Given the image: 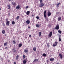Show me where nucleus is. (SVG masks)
I'll return each mask as SVG.
<instances>
[{
	"instance_id": "1",
	"label": "nucleus",
	"mask_w": 64,
	"mask_h": 64,
	"mask_svg": "<svg viewBox=\"0 0 64 64\" xmlns=\"http://www.w3.org/2000/svg\"><path fill=\"white\" fill-rule=\"evenodd\" d=\"M59 29V26L58 24H57L56 26L55 27V28L54 29H56V30H58Z\"/></svg>"
},
{
	"instance_id": "2",
	"label": "nucleus",
	"mask_w": 64,
	"mask_h": 64,
	"mask_svg": "<svg viewBox=\"0 0 64 64\" xmlns=\"http://www.w3.org/2000/svg\"><path fill=\"white\" fill-rule=\"evenodd\" d=\"M44 6V4H43V3H41L40 4L39 7H42Z\"/></svg>"
},
{
	"instance_id": "3",
	"label": "nucleus",
	"mask_w": 64,
	"mask_h": 64,
	"mask_svg": "<svg viewBox=\"0 0 64 64\" xmlns=\"http://www.w3.org/2000/svg\"><path fill=\"white\" fill-rule=\"evenodd\" d=\"M46 10H45L44 12V16L45 18H46Z\"/></svg>"
},
{
	"instance_id": "4",
	"label": "nucleus",
	"mask_w": 64,
	"mask_h": 64,
	"mask_svg": "<svg viewBox=\"0 0 64 64\" xmlns=\"http://www.w3.org/2000/svg\"><path fill=\"white\" fill-rule=\"evenodd\" d=\"M52 32H50L49 34L48 35V36L50 37L52 36Z\"/></svg>"
},
{
	"instance_id": "5",
	"label": "nucleus",
	"mask_w": 64,
	"mask_h": 64,
	"mask_svg": "<svg viewBox=\"0 0 64 64\" xmlns=\"http://www.w3.org/2000/svg\"><path fill=\"white\" fill-rule=\"evenodd\" d=\"M51 15V13L50 12H48V17H49V16H50Z\"/></svg>"
},
{
	"instance_id": "6",
	"label": "nucleus",
	"mask_w": 64,
	"mask_h": 64,
	"mask_svg": "<svg viewBox=\"0 0 64 64\" xmlns=\"http://www.w3.org/2000/svg\"><path fill=\"white\" fill-rule=\"evenodd\" d=\"M10 24V22L9 21H8L6 22V25L8 26H9Z\"/></svg>"
},
{
	"instance_id": "7",
	"label": "nucleus",
	"mask_w": 64,
	"mask_h": 64,
	"mask_svg": "<svg viewBox=\"0 0 64 64\" xmlns=\"http://www.w3.org/2000/svg\"><path fill=\"white\" fill-rule=\"evenodd\" d=\"M38 60H39L38 59H35L34 60L33 62H37Z\"/></svg>"
},
{
	"instance_id": "8",
	"label": "nucleus",
	"mask_w": 64,
	"mask_h": 64,
	"mask_svg": "<svg viewBox=\"0 0 64 64\" xmlns=\"http://www.w3.org/2000/svg\"><path fill=\"white\" fill-rule=\"evenodd\" d=\"M59 56H60V58L61 59H62V58H63V56H62V54H60V53L59 54Z\"/></svg>"
},
{
	"instance_id": "9",
	"label": "nucleus",
	"mask_w": 64,
	"mask_h": 64,
	"mask_svg": "<svg viewBox=\"0 0 64 64\" xmlns=\"http://www.w3.org/2000/svg\"><path fill=\"white\" fill-rule=\"evenodd\" d=\"M16 9H20V6L18 5L16 7Z\"/></svg>"
},
{
	"instance_id": "10",
	"label": "nucleus",
	"mask_w": 64,
	"mask_h": 64,
	"mask_svg": "<svg viewBox=\"0 0 64 64\" xmlns=\"http://www.w3.org/2000/svg\"><path fill=\"white\" fill-rule=\"evenodd\" d=\"M7 6L8 7V9H10V4H8V5Z\"/></svg>"
},
{
	"instance_id": "11",
	"label": "nucleus",
	"mask_w": 64,
	"mask_h": 64,
	"mask_svg": "<svg viewBox=\"0 0 64 64\" xmlns=\"http://www.w3.org/2000/svg\"><path fill=\"white\" fill-rule=\"evenodd\" d=\"M28 50H24V52H25V53H27V52H28Z\"/></svg>"
},
{
	"instance_id": "12",
	"label": "nucleus",
	"mask_w": 64,
	"mask_h": 64,
	"mask_svg": "<svg viewBox=\"0 0 64 64\" xmlns=\"http://www.w3.org/2000/svg\"><path fill=\"white\" fill-rule=\"evenodd\" d=\"M30 14V11H28L26 12V15H28L29 14Z\"/></svg>"
},
{
	"instance_id": "13",
	"label": "nucleus",
	"mask_w": 64,
	"mask_h": 64,
	"mask_svg": "<svg viewBox=\"0 0 64 64\" xmlns=\"http://www.w3.org/2000/svg\"><path fill=\"white\" fill-rule=\"evenodd\" d=\"M8 44V42H6L4 43V46H6V45H7V44Z\"/></svg>"
},
{
	"instance_id": "14",
	"label": "nucleus",
	"mask_w": 64,
	"mask_h": 64,
	"mask_svg": "<svg viewBox=\"0 0 64 64\" xmlns=\"http://www.w3.org/2000/svg\"><path fill=\"white\" fill-rule=\"evenodd\" d=\"M26 23L27 24H29L30 23V21L29 20H27L26 21Z\"/></svg>"
},
{
	"instance_id": "15",
	"label": "nucleus",
	"mask_w": 64,
	"mask_h": 64,
	"mask_svg": "<svg viewBox=\"0 0 64 64\" xmlns=\"http://www.w3.org/2000/svg\"><path fill=\"white\" fill-rule=\"evenodd\" d=\"M19 57V56L18 55L16 56V60H18V57Z\"/></svg>"
},
{
	"instance_id": "16",
	"label": "nucleus",
	"mask_w": 64,
	"mask_h": 64,
	"mask_svg": "<svg viewBox=\"0 0 64 64\" xmlns=\"http://www.w3.org/2000/svg\"><path fill=\"white\" fill-rule=\"evenodd\" d=\"M33 50H34V51H36V48L35 47H34L33 48Z\"/></svg>"
},
{
	"instance_id": "17",
	"label": "nucleus",
	"mask_w": 64,
	"mask_h": 64,
	"mask_svg": "<svg viewBox=\"0 0 64 64\" xmlns=\"http://www.w3.org/2000/svg\"><path fill=\"white\" fill-rule=\"evenodd\" d=\"M23 62L24 64H26V62H27V61L26 60H24Z\"/></svg>"
},
{
	"instance_id": "18",
	"label": "nucleus",
	"mask_w": 64,
	"mask_h": 64,
	"mask_svg": "<svg viewBox=\"0 0 64 64\" xmlns=\"http://www.w3.org/2000/svg\"><path fill=\"white\" fill-rule=\"evenodd\" d=\"M2 34H5V32L4 30H3L2 31Z\"/></svg>"
},
{
	"instance_id": "19",
	"label": "nucleus",
	"mask_w": 64,
	"mask_h": 64,
	"mask_svg": "<svg viewBox=\"0 0 64 64\" xmlns=\"http://www.w3.org/2000/svg\"><path fill=\"white\" fill-rule=\"evenodd\" d=\"M42 56H43L44 57L46 56H47V55L46 54H42Z\"/></svg>"
},
{
	"instance_id": "20",
	"label": "nucleus",
	"mask_w": 64,
	"mask_h": 64,
	"mask_svg": "<svg viewBox=\"0 0 64 64\" xmlns=\"http://www.w3.org/2000/svg\"><path fill=\"white\" fill-rule=\"evenodd\" d=\"M21 46H22V44H19L18 45V46L19 47H21Z\"/></svg>"
},
{
	"instance_id": "21",
	"label": "nucleus",
	"mask_w": 64,
	"mask_h": 64,
	"mask_svg": "<svg viewBox=\"0 0 64 64\" xmlns=\"http://www.w3.org/2000/svg\"><path fill=\"white\" fill-rule=\"evenodd\" d=\"M54 59L53 58H52L50 59V61H52L54 60Z\"/></svg>"
},
{
	"instance_id": "22",
	"label": "nucleus",
	"mask_w": 64,
	"mask_h": 64,
	"mask_svg": "<svg viewBox=\"0 0 64 64\" xmlns=\"http://www.w3.org/2000/svg\"><path fill=\"white\" fill-rule=\"evenodd\" d=\"M41 35V32H40L39 33V36H40Z\"/></svg>"
},
{
	"instance_id": "23",
	"label": "nucleus",
	"mask_w": 64,
	"mask_h": 64,
	"mask_svg": "<svg viewBox=\"0 0 64 64\" xmlns=\"http://www.w3.org/2000/svg\"><path fill=\"white\" fill-rule=\"evenodd\" d=\"M12 51L13 52H16V50H15V49H14L12 50Z\"/></svg>"
},
{
	"instance_id": "24",
	"label": "nucleus",
	"mask_w": 64,
	"mask_h": 64,
	"mask_svg": "<svg viewBox=\"0 0 64 64\" xmlns=\"http://www.w3.org/2000/svg\"><path fill=\"white\" fill-rule=\"evenodd\" d=\"M12 43L13 44H16V42H15V40H13L12 41Z\"/></svg>"
},
{
	"instance_id": "25",
	"label": "nucleus",
	"mask_w": 64,
	"mask_h": 64,
	"mask_svg": "<svg viewBox=\"0 0 64 64\" xmlns=\"http://www.w3.org/2000/svg\"><path fill=\"white\" fill-rule=\"evenodd\" d=\"M61 17L58 18V21H60V20H61Z\"/></svg>"
},
{
	"instance_id": "26",
	"label": "nucleus",
	"mask_w": 64,
	"mask_h": 64,
	"mask_svg": "<svg viewBox=\"0 0 64 64\" xmlns=\"http://www.w3.org/2000/svg\"><path fill=\"white\" fill-rule=\"evenodd\" d=\"M58 32L60 34H61V32L60 30H58Z\"/></svg>"
},
{
	"instance_id": "27",
	"label": "nucleus",
	"mask_w": 64,
	"mask_h": 64,
	"mask_svg": "<svg viewBox=\"0 0 64 64\" xmlns=\"http://www.w3.org/2000/svg\"><path fill=\"white\" fill-rule=\"evenodd\" d=\"M12 24L13 25L15 24V22L14 21H13L12 22Z\"/></svg>"
},
{
	"instance_id": "28",
	"label": "nucleus",
	"mask_w": 64,
	"mask_h": 64,
	"mask_svg": "<svg viewBox=\"0 0 64 64\" xmlns=\"http://www.w3.org/2000/svg\"><path fill=\"white\" fill-rule=\"evenodd\" d=\"M16 4V3H15V2H12V5H14Z\"/></svg>"
},
{
	"instance_id": "29",
	"label": "nucleus",
	"mask_w": 64,
	"mask_h": 64,
	"mask_svg": "<svg viewBox=\"0 0 64 64\" xmlns=\"http://www.w3.org/2000/svg\"><path fill=\"white\" fill-rule=\"evenodd\" d=\"M26 58V56L25 55L23 56V59H25Z\"/></svg>"
},
{
	"instance_id": "30",
	"label": "nucleus",
	"mask_w": 64,
	"mask_h": 64,
	"mask_svg": "<svg viewBox=\"0 0 64 64\" xmlns=\"http://www.w3.org/2000/svg\"><path fill=\"white\" fill-rule=\"evenodd\" d=\"M59 4H60V3H58V4L56 5L57 7H59Z\"/></svg>"
},
{
	"instance_id": "31",
	"label": "nucleus",
	"mask_w": 64,
	"mask_h": 64,
	"mask_svg": "<svg viewBox=\"0 0 64 64\" xmlns=\"http://www.w3.org/2000/svg\"><path fill=\"white\" fill-rule=\"evenodd\" d=\"M62 40L61 39V38H59V41H61Z\"/></svg>"
},
{
	"instance_id": "32",
	"label": "nucleus",
	"mask_w": 64,
	"mask_h": 64,
	"mask_svg": "<svg viewBox=\"0 0 64 64\" xmlns=\"http://www.w3.org/2000/svg\"><path fill=\"white\" fill-rule=\"evenodd\" d=\"M42 1H43V0H40V3H41L42 2Z\"/></svg>"
},
{
	"instance_id": "33",
	"label": "nucleus",
	"mask_w": 64,
	"mask_h": 64,
	"mask_svg": "<svg viewBox=\"0 0 64 64\" xmlns=\"http://www.w3.org/2000/svg\"><path fill=\"white\" fill-rule=\"evenodd\" d=\"M36 18L37 19H39V18L38 16H37L36 17Z\"/></svg>"
},
{
	"instance_id": "34",
	"label": "nucleus",
	"mask_w": 64,
	"mask_h": 64,
	"mask_svg": "<svg viewBox=\"0 0 64 64\" xmlns=\"http://www.w3.org/2000/svg\"><path fill=\"white\" fill-rule=\"evenodd\" d=\"M52 46L53 47H55L56 46V45L54 44H53Z\"/></svg>"
},
{
	"instance_id": "35",
	"label": "nucleus",
	"mask_w": 64,
	"mask_h": 64,
	"mask_svg": "<svg viewBox=\"0 0 64 64\" xmlns=\"http://www.w3.org/2000/svg\"><path fill=\"white\" fill-rule=\"evenodd\" d=\"M19 18V16H18L16 18V19H18Z\"/></svg>"
},
{
	"instance_id": "36",
	"label": "nucleus",
	"mask_w": 64,
	"mask_h": 64,
	"mask_svg": "<svg viewBox=\"0 0 64 64\" xmlns=\"http://www.w3.org/2000/svg\"><path fill=\"white\" fill-rule=\"evenodd\" d=\"M39 25L38 24H36V27H39Z\"/></svg>"
},
{
	"instance_id": "37",
	"label": "nucleus",
	"mask_w": 64,
	"mask_h": 64,
	"mask_svg": "<svg viewBox=\"0 0 64 64\" xmlns=\"http://www.w3.org/2000/svg\"><path fill=\"white\" fill-rule=\"evenodd\" d=\"M55 44H56V45H57V44H58V42H55Z\"/></svg>"
},
{
	"instance_id": "38",
	"label": "nucleus",
	"mask_w": 64,
	"mask_h": 64,
	"mask_svg": "<svg viewBox=\"0 0 64 64\" xmlns=\"http://www.w3.org/2000/svg\"><path fill=\"white\" fill-rule=\"evenodd\" d=\"M28 8V6H27L26 7V9H27Z\"/></svg>"
},
{
	"instance_id": "39",
	"label": "nucleus",
	"mask_w": 64,
	"mask_h": 64,
	"mask_svg": "<svg viewBox=\"0 0 64 64\" xmlns=\"http://www.w3.org/2000/svg\"><path fill=\"white\" fill-rule=\"evenodd\" d=\"M7 61H8V62H10V60H7Z\"/></svg>"
},
{
	"instance_id": "40",
	"label": "nucleus",
	"mask_w": 64,
	"mask_h": 64,
	"mask_svg": "<svg viewBox=\"0 0 64 64\" xmlns=\"http://www.w3.org/2000/svg\"><path fill=\"white\" fill-rule=\"evenodd\" d=\"M59 38H60V37H61V36L59 35Z\"/></svg>"
},
{
	"instance_id": "41",
	"label": "nucleus",
	"mask_w": 64,
	"mask_h": 64,
	"mask_svg": "<svg viewBox=\"0 0 64 64\" xmlns=\"http://www.w3.org/2000/svg\"><path fill=\"white\" fill-rule=\"evenodd\" d=\"M5 48L6 49H7V47H5Z\"/></svg>"
},
{
	"instance_id": "42",
	"label": "nucleus",
	"mask_w": 64,
	"mask_h": 64,
	"mask_svg": "<svg viewBox=\"0 0 64 64\" xmlns=\"http://www.w3.org/2000/svg\"><path fill=\"white\" fill-rule=\"evenodd\" d=\"M3 25L4 26H5V24H3Z\"/></svg>"
},
{
	"instance_id": "43",
	"label": "nucleus",
	"mask_w": 64,
	"mask_h": 64,
	"mask_svg": "<svg viewBox=\"0 0 64 64\" xmlns=\"http://www.w3.org/2000/svg\"><path fill=\"white\" fill-rule=\"evenodd\" d=\"M28 29H30V27H28Z\"/></svg>"
},
{
	"instance_id": "44",
	"label": "nucleus",
	"mask_w": 64,
	"mask_h": 64,
	"mask_svg": "<svg viewBox=\"0 0 64 64\" xmlns=\"http://www.w3.org/2000/svg\"><path fill=\"white\" fill-rule=\"evenodd\" d=\"M8 15L9 16H10V13H9L8 14Z\"/></svg>"
},
{
	"instance_id": "45",
	"label": "nucleus",
	"mask_w": 64,
	"mask_h": 64,
	"mask_svg": "<svg viewBox=\"0 0 64 64\" xmlns=\"http://www.w3.org/2000/svg\"><path fill=\"white\" fill-rule=\"evenodd\" d=\"M30 37H31V35H30L29 36Z\"/></svg>"
},
{
	"instance_id": "46",
	"label": "nucleus",
	"mask_w": 64,
	"mask_h": 64,
	"mask_svg": "<svg viewBox=\"0 0 64 64\" xmlns=\"http://www.w3.org/2000/svg\"><path fill=\"white\" fill-rule=\"evenodd\" d=\"M32 17H33L34 16V14H32Z\"/></svg>"
},
{
	"instance_id": "47",
	"label": "nucleus",
	"mask_w": 64,
	"mask_h": 64,
	"mask_svg": "<svg viewBox=\"0 0 64 64\" xmlns=\"http://www.w3.org/2000/svg\"><path fill=\"white\" fill-rule=\"evenodd\" d=\"M8 20V19L6 18V21H7Z\"/></svg>"
},
{
	"instance_id": "48",
	"label": "nucleus",
	"mask_w": 64,
	"mask_h": 64,
	"mask_svg": "<svg viewBox=\"0 0 64 64\" xmlns=\"http://www.w3.org/2000/svg\"><path fill=\"white\" fill-rule=\"evenodd\" d=\"M14 64H16V62H14Z\"/></svg>"
},
{
	"instance_id": "49",
	"label": "nucleus",
	"mask_w": 64,
	"mask_h": 64,
	"mask_svg": "<svg viewBox=\"0 0 64 64\" xmlns=\"http://www.w3.org/2000/svg\"><path fill=\"white\" fill-rule=\"evenodd\" d=\"M47 46H48V47H49V45H47Z\"/></svg>"
},
{
	"instance_id": "50",
	"label": "nucleus",
	"mask_w": 64,
	"mask_h": 64,
	"mask_svg": "<svg viewBox=\"0 0 64 64\" xmlns=\"http://www.w3.org/2000/svg\"><path fill=\"white\" fill-rule=\"evenodd\" d=\"M6 35H7V34H5V36H6Z\"/></svg>"
},
{
	"instance_id": "51",
	"label": "nucleus",
	"mask_w": 64,
	"mask_h": 64,
	"mask_svg": "<svg viewBox=\"0 0 64 64\" xmlns=\"http://www.w3.org/2000/svg\"><path fill=\"white\" fill-rule=\"evenodd\" d=\"M12 0H9V1H12Z\"/></svg>"
},
{
	"instance_id": "52",
	"label": "nucleus",
	"mask_w": 64,
	"mask_h": 64,
	"mask_svg": "<svg viewBox=\"0 0 64 64\" xmlns=\"http://www.w3.org/2000/svg\"><path fill=\"white\" fill-rule=\"evenodd\" d=\"M49 45V43H48L47 44V45Z\"/></svg>"
},
{
	"instance_id": "53",
	"label": "nucleus",
	"mask_w": 64,
	"mask_h": 64,
	"mask_svg": "<svg viewBox=\"0 0 64 64\" xmlns=\"http://www.w3.org/2000/svg\"><path fill=\"white\" fill-rule=\"evenodd\" d=\"M0 10H1V8H0Z\"/></svg>"
},
{
	"instance_id": "54",
	"label": "nucleus",
	"mask_w": 64,
	"mask_h": 64,
	"mask_svg": "<svg viewBox=\"0 0 64 64\" xmlns=\"http://www.w3.org/2000/svg\"><path fill=\"white\" fill-rule=\"evenodd\" d=\"M48 60H47V62H48Z\"/></svg>"
}]
</instances>
